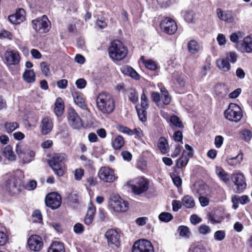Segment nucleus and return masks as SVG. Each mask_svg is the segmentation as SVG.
<instances>
[{
  "instance_id": "obj_44",
  "label": "nucleus",
  "mask_w": 252,
  "mask_h": 252,
  "mask_svg": "<svg viewBox=\"0 0 252 252\" xmlns=\"http://www.w3.org/2000/svg\"><path fill=\"white\" fill-rule=\"evenodd\" d=\"M159 220L163 222H169L173 219L171 214L168 212H162L158 216Z\"/></svg>"
},
{
  "instance_id": "obj_59",
  "label": "nucleus",
  "mask_w": 252,
  "mask_h": 252,
  "mask_svg": "<svg viewBox=\"0 0 252 252\" xmlns=\"http://www.w3.org/2000/svg\"><path fill=\"white\" fill-rule=\"evenodd\" d=\"M191 223L194 225H196L202 221V219L196 214L192 215L190 218Z\"/></svg>"
},
{
  "instance_id": "obj_33",
  "label": "nucleus",
  "mask_w": 252,
  "mask_h": 252,
  "mask_svg": "<svg viewBox=\"0 0 252 252\" xmlns=\"http://www.w3.org/2000/svg\"><path fill=\"white\" fill-rule=\"evenodd\" d=\"M182 204L187 208H192L195 205V202L190 196L186 195L182 199Z\"/></svg>"
},
{
  "instance_id": "obj_11",
  "label": "nucleus",
  "mask_w": 252,
  "mask_h": 252,
  "mask_svg": "<svg viewBox=\"0 0 252 252\" xmlns=\"http://www.w3.org/2000/svg\"><path fill=\"white\" fill-rule=\"evenodd\" d=\"M232 180L234 184V190L236 193H241L246 189L247 184L245 177L242 173L236 172L233 174Z\"/></svg>"
},
{
  "instance_id": "obj_26",
  "label": "nucleus",
  "mask_w": 252,
  "mask_h": 252,
  "mask_svg": "<svg viewBox=\"0 0 252 252\" xmlns=\"http://www.w3.org/2000/svg\"><path fill=\"white\" fill-rule=\"evenodd\" d=\"M95 213V208L91 204V206L89 207L86 216L84 219V222L86 224L90 225L92 223Z\"/></svg>"
},
{
  "instance_id": "obj_27",
  "label": "nucleus",
  "mask_w": 252,
  "mask_h": 252,
  "mask_svg": "<svg viewBox=\"0 0 252 252\" xmlns=\"http://www.w3.org/2000/svg\"><path fill=\"white\" fill-rule=\"evenodd\" d=\"M48 252H65L64 245L61 242L54 241L49 248Z\"/></svg>"
},
{
  "instance_id": "obj_36",
  "label": "nucleus",
  "mask_w": 252,
  "mask_h": 252,
  "mask_svg": "<svg viewBox=\"0 0 252 252\" xmlns=\"http://www.w3.org/2000/svg\"><path fill=\"white\" fill-rule=\"evenodd\" d=\"M127 95L129 99L133 103H135L138 100V94L134 89H129L127 90Z\"/></svg>"
},
{
  "instance_id": "obj_57",
  "label": "nucleus",
  "mask_w": 252,
  "mask_h": 252,
  "mask_svg": "<svg viewBox=\"0 0 252 252\" xmlns=\"http://www.w3.org/2000/svg\"><path fill=\"white\" fill-rule=\"evenodd\" d=\"M208 217L209 220L213 224L218 223L220 221V217L216 216L213 214H209Z\"/></svg>"
},
{
  "instance_id": "obj_35",
  "label": "nucleus",
  "mask_w": 252,
  "mask_h": 252,
  "mask_svg": "<svg viewBox=\"0 0 252 252\" xmlns=\"http://www.w3.org/2000/svg\"><path fill=\"white\" fill-rule=\"evenodd\" d=\"M125 143L124 138L121 136H117L112 141V146L115 150L120 149L124 145Z\"/></svg>"
},
{
  "instance_id": "obj_38",
  "label": "nucleus",
  "mask_w": 252,
  "mask_h": 252,
  "mask_svg": "<svg viewBox=\"0 0 252 252\" xmlns=\"http://www.w3.org/2000/svg\"><path fill=\"white\" fill-rule=\"evenodd\" d=\"M235 18V15L231 12L227 11L223 13L221 12V20H223L227 23H231L233 22Z\"/></svg>"
},
{
  "instance_id": "obj_50",
  "label": "nucleus",
  "mask_w": 252,
  "mask_h": 252,
  "mask_svg": "<svg viewBox=\"0 0 252 252\" xmlns=\"http://www.w3.org/2000/svg\"><path fill=\"white\" fill-rule=\"evenodd\" d=\"M14 14L18 18L19 22L20 23H22L25 20L26 12L24 9L22 8L19 9Z\"/></svg>"
},
{
  "instance_id": "obj_51",
  "label": "nucleus",
  "mask_w": 252,
  "mask_h": 252,
  "mask_svg": "<svg viewBox=\"0 0 252 252\" xmlns=\"http://www.w3.org/2000/svg\"><path fill=\"white\" fill-rule=\"evenodd\" d=\"M169 121L170 123L172 125L178 127H182V122L180 121V119L177 116H171L170 118Z\"/></svg>"
},
{
  "instance_id": "obj_63",
  "label": "nucleus",
  "mask_w": 252,
  "mask_h": 252,
  "mask_svg": "<svg viewBox=\"0 0 252 252\" xmlns=\"http://www.w3.org/2000/svg\"><path fill=\"white\" fill-rule=\"evenodd\" d=\"M74 231L76 234H81L84 230V227L81 223H77L75 224L73 228Z\"/></svg>"
},
{
  "instance_id": "obj_13",
  "label": "nucleus",
  "mask_w": 252,
  "mask_h": 252,
  "mask_svg": "<svg viewBox=\"0 0 252 252\" xmlns=\"http://www.w3.org/2000/svg\"><path fill=\"white\" fill-rule=\"evenodd\" d=\"M45 202L47 206L53 210L56 209L61 206L62 197L59 193L52 192L46 196Z\"/></svg>"
},
{
  "instance_id": "obj_2",
  "label": "nucleus",
  "mask_w": 252,
  "mask_h": 252,
  "mask_svg": "<svg viewBox=\"0 0 252 252\" xmlns=\"http://www.w3.org/2000/svg\"><path fill=\"white\" fill-rule=\"evenodd\" d=\"M110 58L114 61H119L125 59L128 53L126 46L120 40H114L108 48Z\"/></svg>"
},
{
  "instance_id": "obj_14",
  "label": "nucleus",
  "mask_w": 252,
  "mask_h": 252,
  "mask_svg": "<svg viewBox=\"0 0 252 252\" xmlns=\"http://www.w3.org/2000/svg\"><path fill=\"white\" fill-rule=\"evenodd\" d=\"M160 28L165 33L168 34H173L177 30L176 22L171 18L166 17L160 23Z\"/></svg>"
},
{
  "instance_id": "obj_64",
  "label": "nucleus",
  "mask_w": 252,
  "mask_h": 252,
  "mask_svg": "<svg viewBox=\"0 0 252 252\" xmlns=\"http://www.w3.org/2000/svg\"><path fill=\"white\" fill-rule=\"evenodd\" d=\"M84 171L82 169H77L74 172V178L77 180H80L84 175Z\"/></svg>"
},
{
  "instance_id": "obj_29",
  "label": "nucleus",
  "mask_w": 252,
  "mask_h": 252,
  "mask_svg": "<svg viewBox=\"0 0 252 252\" xmlns=\"http://www.w3.org/2000/svg\"><path fill=\"white\" fill-rule=\"evenodd\" d=\"M23 77L28 83H33L35 81V73L32 69L26 70L23 74Z\"/></svg>"
},
{
  "instance_id": "obj_15",
  "label": "nucleus",
  "mask_w": 252,
  "mask_h": 252,
  "mask_svg": "<svg viewBox=\"0 0 252 252\" xmlns=\"http://www.w3.org/2000/svg\"><path fill=\"white\" fill-rule=\"evenodd\" d=\"M98 176L101 180L106 183L113 182L117 179L114 171L106 166L102 167L99 169Z\"/></svg>"
},
{
  "instance_id": "obj_62",
  "label": "nucleus",
  "mask_w": 252,
  "mask_h": 252,
  "mask_svg": "<svg viewBox=\"0 0 252 252\" xmlns=\"http://www.w3.org/2000/svg\"><path fill=\"white\" fill-rule=\"evenodd\" d=\"M68 85V81L66 79H61L57 83L58 87L61 89H65Z\"/></svg>"
},
{
  "instance_id": "obj_52",
  "label": "nucleus",
  "mask_w": 252,
  "mask_h": 252,
  "mask_svg": "<svg viewBox=\"0 0 252 252\" xmlns=\"http://www.w3.org/2000/svg\"><path fill=\"white\" fill-rule=\"evenodd\" d=\"M189 252H206V249L203 245L198 244L195 246L191 247L189 250Z\"/></svg>"
},
{
  "instance_id": "obj_30",
  "label": "nucleus",
  "mask_w": 252,
  "mask_h": 252,
  "mask_svg": "<svg viewBox=\"0 0 252 252\" xmlns=\"http://www.w3.org/2000/svg\"><path fill=\"white\" fill-rule=\"evenodd\" d=\"M243 159V155L239 154L235 157L228 158L226 162L230 165L236 166L241 163Z\"/></svg>"
},
{
  "instance_id": "obj_5",
  "label": "nucleus",
  "mask_w": 252,
  "mask_h": 252,
  "mask_svg": "<svg viewBox=\"0 0 252 252\" xmlns=\"http://www.w3.org/2000/svg\"><path fill=\"white\" fill-rule=\"evenodd\" d=\"M149 180L144 177H138L128 183L132 192L135 195H140L145 193L149 188Z\"/></svg>"
},
{
  "instance_id": "obj_25",
  "label": "nucleus",
  "mask_w": 252,
  "mask_h": 252,
  "mask_svg": "<svg viewBox=\"0 0 252 252\" xmlns=\"http://www.w3.org/2000/svg\"><path fill=\"white\" fill-rule=\"evenodd\" d=\"M188 49L190 53L195 54L199 53L202 48L196 40H191L188 42Z\"/></svg>"
},
{
  "instance_id": "obj_37",
  "label": "nucleus",
  "mask_w": 252,
  "mask_h": 252,
  "mask_svg": "<svg viewBox=\"0 0 252 252\" xmlns=\"http://www.w3.org/2000/svg\"><path fill=\"white\" fill-rule=\"evenodd\" d=\"M186 152L184 151L182 156L177 160L176 165L178 168H182L185 166L189 161V157L185 155Z\"/></svg>"
},
{
  "instance_id": "obj_34",
  "label": "nucleus",
  "mask_w": 252,
  "mask_h": 252,
  "mask_svg": "<svg viewBox=\"0 0 252 252\" xmlns=\"http://www.w3.org/2000/svg\"><path fill=\"white\" fill-rule=\"evenodd\" d=\"M232 202H238L241 204L244 205L250 202L249 198L247 195L242 196L234 195L232 197Z\"/></svg>"
},
{
  "instance_id": "obj_42",
  "label": "nucleus",
  "mask_w": 252,
  "mask_h": 252,
  "mask_svg": "<svg viewBox=\"0 0 252 252\" xmlns=\"http://www.w3.org/2000/svg\"><path fill=\"white\" fill-rule=\"evenodd\" d=\"M146 92L144 90L143 91L142 94L141 95V103H140V108H147L148 109L149 107V99L148 97L146 94Z\"/></svg>"
},
{
  "instance_id": "obj_9",
  "label": "nucleus",
  "mask_w": 252,
  "mask_h": 252,
  "mask_svg": "<svg viewBox=\"0 0 252 252\" xmlns=\"http://www.w3.org/2000/svg\"><path fill=\"white\" fill-rule=\"evenodd\" d=\"M67 119L69 125L74 129H80L83 126L81 118L73 108L68 109Z\"/></svg>"
},
{
  "instance_id": "obj_22",
  "label": "nucleus",
  "mask_w": 252,
  "mask_h": 252,
  "mask_svg": "<svg viewBox=\"0 0 252 252\" xmlns=\"http://www.w3.org/2000/svg\"><path fill=\"white\" fill-rule=\"evenodd\" d=\"M241 46L239 50L242 52L250 53L252 52V38L247 36L243 38L242 42L240 43Z\"/></svg>"
},
{
  "instance_id": "obj_58",
  "label": "nucleus",
  "mask_w": 252,
  "mask_h": 252,
  "mask_svg": "<svg viewBox=\"0 0 252 252\" xmlns=\"http://www.w3.org/2000/svg\"><path fill=\"white\" fill-rule=\"evenodd\" d=\"M172 209L174 212L178 211L182 207V202H181L179 200H174L172 202Z\"/></svg>"
},
{
  "instance_id": "obj_60",
  "label": "nucleus",
  "mask_w": 252,
  "mask_h": 252,
  "mask_svg": "<svg viewBox=\"0 0 252 252\" xmlns=\"http://www.w3.org/2000/svg\"><path fill=\"white\" fill-rule=\"evenodd\" d=\"M171 177L174 184L177 187H180L181 186L182 180L179 176L173 175V176H171Z\"/></svg>"
},
{
  "instance_id": "obj_10",
  "label": "nucleus",
  "mask_w": 252,
  "mask_h": 252,
  "mask_svg": "<svg viewBox=\"0 0 252 252\" xmlns=\"http://www.w3.org/2000/svg\"><path fill=\"white\" fill-rule=\"evenodd\" d=\"M132 252H154V248L150 241L141 239L134 243Z\"/></svg>"
},
{
  "instance_id": "obj_8",
  "label": "nucleus",
  "mask_w": 252,
  "mask_h": 252,
  "mask_svg": "<svg viewBox=\"0 0 252 252\" xmlns=\"http://www.w3.org/2000/svg\"><path fill=\"white\" fill-rule=\"evenodd\" d=\"M50 22L47 17L43 15L32 21L33 29L40 33L47 32L49 31Z\"/></svg>"
},
{
  "instance_id": "obj_28",
  "label": "nucleus",
  "mask_w": 252,
  "mask_h": 252,
  "mask_svg": "<svg viewBox=\"0 0 252 252\" xmlns=\"http://www.w3.org/2000/svg\"><path fill=\"white\" fill-rule=\"evenodd\" d=\"M2 154L9 161H13L16 159V157L10 145H7L5 147L3 150Z\"/></svg>"
},
{
  "instance_id": "obj_39",
  "label": "nucleus",
  "mask_w": 252,
  "mask_h": 252,
  "mask_svg": "<svg viewBox=\"0 0 252 252\" xmlns=\"http://www.w3.org/2000/svg\"><path fill=\"white\" fill-rule=\"evenodd\" d=\"M136 109L138 117L142 122H145L147 120V108H143L136 106Z\"/></svg>"
},
{
  "instance_id": "obj_31",
  "label": "nucleus",
  "mask_w": 252,
  "mask_h": 252,
  "mask_svg": "<svg viewBox=\"0 0 252 252\" xmlns=\"http://www.w3.org/2000/svg\"><path fill=\"white\" fill-rule=\"evenodd\" d=\"M141 60L145 67L150 70H156L158 68L157 63L152 60H144V57H141Z\"/></svg>"
},
{
  "instance_id": "obj_54",
  "label": "nucleus",
  "mask_w": 252,
  "mask_h": 252,
  "mask_svg": "<svg viewBox=\"0 0 252 252\" xmlns=\"http://www.w3.org/2000/svg\"><path fill=\"white\" fill-rule=\"evenodd\" d=\"M75 85L78 89H83L85 88L87 82L84 79L80 78L76 81Z\"/></svg>"
},
{
  "instance_id": "obj_12",
  "label": "nucleus",
  "mask_w": 252,
  "mask_h": 252,
  "mask_svg": "<svg viewBox=\"0 0 252 252\" xmlns=\"http://www.w3.org/2000/svg\"><path fill=\"white\" fill-rule=\"evenodd\" d=\"M27 245L31 251L34 252H40L43 247V242L42 238L37 235H32L28 239Z\"/></svg>"
},
{
  "instance_id": "obj_1",
  "label": "nucleus",
  "mask_w": 252,
  "mask_h": 252,
  "mask_svg": "<svg viewBox=\"0 0 252 252\" xmlns=\"http://www.w3.org/2000/svg\"><path fill=\"white\" fill-rule=\"evenodd\" d=\"M96 107L104 114H110L114 110L115 104L112 95L106 92H101L96 99Z\"/></svg>"
},
{
  "instance_id": "obj_49",
  "label": "nucleus",
  "mask_w": 252,
  "mask_h": 252,
  "mask_svg": "<svg viewBox=\"0 0 252 252\" xmlns=\"http://www.w3.org/2000/svg\"><path fill=\"white\" fill-rule=\"evenodd\" d=\"M198 232L201 234L206 235L211 232V229L206 224H201L198 227Z\"/></svg>"
},
{
  "instance_id": "obj_40",
  "label": "nucleus",
  "mask_w": 252,
  "mask_h": 252,
  "mask_svg": "<svg viewBox=\"0 0 252 252\" xmlns=\"http://www.w3.org/2000/svg\"><path fill=\"white\" fill-rule=\"evenodd\" d=\"M245 34L243 32H236L232 33L230 35V40L234 43H237L239 40L242 39Z\"/></svg>"
},
{
  "instance_id": "obj_55",
  "label": "nucleus",
  "mask_w": 252,
  "mask_h": 252,
  "mask_svg": "<svg viewBox=\"0 0 252 252\" xmlns=\"http://www.w3.org/2000/svg\"><path fill=\"white\" fill-rule=\"evenodd\" d=\"M237 59V54L235 52H230L227 54L226 60H228L232 63H235Z\"/></svg>"
},
{
  "instance_id": "obj_32",
  "label": "nucleus",
  "mask_w": 252,
  "mask_h": 252,
  "mask_svg": "<svg viewBox=\"0 0 252 252\" xmlns=\"http://www.w3.org/2000/svg\"><path fill=\"white\" fill-rule=\"evenodd\" d=\"M207 189V185L203 182L197 183L194 184V191L199 195H203Z\"/></svg>"
},
{
  "instance_id": "obj_7",
  "label": "nucleus",
  "mask_w": 252,
  "mask_h": 252,
  "mask_svg": "<svg viewBox=\"0 0 252 252\" xmlns=\"http://www.w3.org/2000/svg\"><path fill=\"white\" fill-rule=\"evenodd\" d=\"M121 235V233L119 229H108L105 233L108 246L113 249L118 248L120 245Z\"/></svg>"
},
{
  "instance_id": "obj_43",
  "label": "nucleus",
  "mask_w": 252,
  "mask_h": 252,
  "mask_svg": "<svg viewBox=\"0 0 252 252\" xmlns=\"http://www.w3.org/2000/svg\"><path fill=\"white\" fill-rule=\"evenodd\" d=\"M19 127V124L17 122H7L5 124L6 131L11 133Z\"/></svg>"
},
{
  "instance_id": "obj_21",
  "label": "nucleus",
  "mask_w": 252,
  "mask_h": 252,
  "mask_svg": "<svg viewBox=\"0 0 252 252\" xmlns=\"http://www.w3.org/2000/svg\"><path fill=\"white\" fill-rule=\"evenodd\" d=\"M121 71L125 75L129 76L136 80L140 79V75L133 68L128 65H123L121 68Z\"/></svg>"
},
{
  "instance_id": "obj_24",
  "label": "nucleus",
  "mask_w": 252,
  "mask_h": 252,
  "mask_svg": "<svg viewBox=\"0 0 252 252\" xmlns=\"http://www.w3.org/2000/svg\"><path fill=\"white\" fill-rule=\"evenodd\" d=\"M64 102L62 98L58 97L55 103L54 113L57 117L62 115L64 111Z\"/></svg>"
},
{
  "instance_id": "obj_4",
  "label": "nucleus",
  "mask_w": 252,
  "mask_h": 252,
  "mask_svg": "<svg viewBox=\"0 0 252 252\" xmlns=\"http://www.w3.org/2000/svg\"><path fill=\"white\" fill-rule=\"evenodd\" d=\"M67 156L63 153H55L51 159L49 161L50 166L52 168L55 174L58 176L63 175V166L67 161Z\"/></svg>"
},
{
  "instance_id": "obj_46",
  "label": "nucleus",
  "mask_w": 252,
  "mask_h": 252,
  "mask_svg": "<svg viewBox=\"0 0 252 252\" xmlns=\"http://www.w3.org/2000/svg\"><path fill=\"white\" fill-rule=\"evenodd\" d=\"M178 231L180 236L185 237H189L190 234V232L189 228L185 226H180L178 228Z\"/></svg>"
},
{
  "instance_id": "obj_48",
  "label": "nucleus",
  "mask_w": 252,
  "mask_h": 252,
  "mask_svg": "<svg viewBox=\"0 0 252 252\" xmlns=\"http://www.w3.org/2000/svg\"><path fill=\"white\" fill-rule=\"evenodd\" d=\"M161 103L163 104V107L164 105H168L171 102V96L169 95L168 92H165V94H161Z\"/></svg>"
},
{
  "instance_id": "obj_45",
  "label": "nucleus",
  "mask_w": 252,
  "mask_h": 252,
  "mask_svg": "<svg viewBox=\"0 0 252 252\" xmlns=\"http://www.w3.org/2000/svg\"><path fill=\"white\" fill-rule=\"evenodd\" d=\"M182 16L185 20L188 23H191L193 21L194 13L192 11H185L182 12Z\"/></svg>"
},
{
  "instance_id": "obj_53",
  "label": "nucleus",
  "mask_w": 252,
  "mask_h": 252,
  "mask_svg": "<svg viewBox=\"0 0 252 252\" xmlns=\"http://www.w3.org/2000/svg\"><path fill=\"white\" fill-rule=\"evenodd\" d=\"M41 70L43 74L47 76L50 73L49 65L45 62H42L40 64Z\"/></svg>"
},
{
  "instance_id": "obj_18",
  "label": "nucleus",
  "mask_w": 252,
  "mask_h": 252,
  "mask_svg": "<svg viewBox=\"0 0 252 252\" xmlns=\"http://www.w3.org/2000/svg\"><path fill=\"white\" fill-rule=\"evenodd\" d=\"M41 132L42 134L46 135L50 133L53 127V124L51 119L46 117L43 118L40 124Z\"/></svg>"
},
{
  "instance_id": "obj_16",
  "label": "nucleus",
  "mask_w": 252,
  "mask_h": 252,
  "mask_svg": "<svg viewBox=\"0 0 252 252\" xmlns=\"http://www.w3.org/2000/svg\"><path fill=\"white\" fill-rule=\"evenodd\" d=\"M110 204L116 212H125L128 208V203L122 199L119 195L113 196L110 201Z\"/></svg>"
},
{
  "instance_id": "obj_6",
  "label": "nucleus",
  "mask_w": 252,
  "mask_h": 252,
  "mask_svg": "<svg viewBox=\"0 0 252 252\" xmlns=\"http://www.w3.org/2000/svg\"><path fill=\"white\" fill-rule=\"evenodd\" d=\"M224 116L230 122L238 123L243 117V111L238 105L231 103L224 111Z\"/></svg>"
},
{
  "instance_id": "obj_61",
  "label": "nucleus",
  "mask_w": 252,
  "mask_h": 252,
  "mask_svg": "<svg viewBox=\"0 0 252 252\" xmlns=\"http://www.w3.org/2000/svg\"><path fill=\"white\" fill-rule=\"evenodd\" d=\"M199 200L201 205L202 207L207 206L209 203V199L207 197L204 196L203 195H200Z\"/></svg>"
},
{
  "instance_id": "obj_20",
  "label": "nucleus",
  "mask_w": 252,
  "mask_h": 252,
  "mask_svg": "<svg viewBox=\"0 0 252 252\" xmlns=\"http://www.w3.org/2000/svg\"><path fill=\"white\" fill-rule=\"evenodd\" d=\"M16 151L17 154H19L20 158L22 159L24 163H29L32 161L35 155L34 151L30 150H28L23 153L21 151H20V153H19V150L18 149L16 150Z\"/></svg>"
},
{
  "instance_id": "obj_19",
  "label": "nucleus",
  "mask_w": 252,
  "mask_h": 252,
  "mask_svg": "<svg viewBox=\"0 0 252 252\" xmlns=\"http://www.w3.org/2000/svg\"><path fill=\"white\" fill-rule=\"evenodd\" d=\"M74 101L79 107L83 110L87 109V105L85 102L84 95L79 92H74L72 93Z\"/></svg>"
},
{
  "instance_id": "obj_23",
  "label": "nucleus",
  "mask_w": 252,
  "mask_h": 252,
  "mask_svg": "<svg viewBox=\"0 0 252 252\" xmlns=\"http://www.w3.org/2000/svg\"><path fill=\"white\" fill-rule=\"evenodd\" d=\"M158 148L163 154L168 153L169 151L170 148L167 140L163 137L159 138L158 142Z\"/></svg>"
},
{
  "instance_id": "obj_56",
  "label": "nucleus",
  "mask_w": 252,
  "mask_h": 252,
  "mask_svg": "<svg viewBox=\"0 0 252 252\" xmlns=\"http://www.w3.org/2000/svg\"><path fill=\"white\" fill-rule=\"evenodd\" d=\"M118 129L119 131L124 133L127 134L129 135H132V129H130L127 127L124 126H118Z\"/></svg>"
},
{
  "instance_id": "obj_3",
  "label": "nucleus",
  "mask_w": 252,
  "mask_h": 252,
  "mask_svg": "<svg viewBox=\"0 0 252 252\" xmlns=\"http://www.w3.org/2000/svg\"><path fill=\"white\" fill-rule=\"evenodd\" d=\"M20 180L16 175L7 174L4 176V182L0 186V194L6 191L13 194L20 192Z\"/></svg>"
},
{
  "instance_id": "obj_41",
  "label": "nucleus",
  "mask_w": 252,
  "mask_h": 252,
  "mask_svg": "<svg viewBox=\"0 0 252 252\" xmlns=\"http://www.w3.org/2000/svg\"><path fill=\"white\" fill-rule=\"evenodd\" d=\"M151 97L154 102L159 108H163V104L160 100L161 95L158 93L152 92L151 94Z\"/></svg>"
},
{
  "instance_id": "obj_17",
  "label": "nucleus",
  "mask_w": 252,
  "mask_h": 252,
  "mask_svg": "<svg viewBox=\"0 0 252 252\" xmlns=\"http://www.w3.org/2000/svg\"><path fill=\"white\" fill-rule=\"evenodd\" d=\"M5 63L8 65H17L21 60L19 52L16 50L6 51L4 53Z\"/></svg>"
},
{
  "instance_id": "obj_47",
  "label": "nucleus",
  "mask_w": 252,
  "mask_h": 252,
  "mask_svg": "<svg viewBox=\"0 0 252 252\" xmlns=\"http://www.w3.org/2000/svg\"><path fill=\"white\" fill-rule=\"evenodd\" d=\"M240 135L241 138L246 141H249L252 137L251 131L248 129L242 130L240 133Z\"/></svg>"
}]
</instances>
